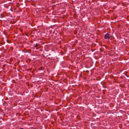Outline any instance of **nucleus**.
<instances>
[{
    "mask_svg": "<svg viewBox=\"0 0 129 129\" xmlns=\"http://www.w3.org/2000/svg\"><path fill=\"white\" fill-rule=\"evenodd\" d=\"M110 38V35L109 34L106 33L105 35V38L108 39H109Z\"/></svg>",
    "mask_w": 129,
    "mask_h": 129,
    "instance_id": "nucleus-1",
    "label": "nucleus"
},
{
    "mask_svg": "<svg viewBox=\"0 0 129 129\" xmlns=\"http://www.w3.org/2000/svg\"><path fill=\"white\" fill-rule=\"evenodd\" d=\"M38 44L37 43H36V45L35 46V47H36L38 46Z\"/></svg>",
    "mask_w": 129,
    "mask_h": 129,
    "instance_id": "nucleus-2",
    "label": "nucleus"
},
{
    "mask_svg": "<svg viewBox=\"0 0 129 129\" xmlns=\"http://www.w3.org/2000/svg\"><path fill=\"white\" fill-rule=\"evenodd\" d=\"M82 52H83V50H81V55H82Z\"/></svg>",
    "mask_w": 129,
    "mask_h": 129,
    "instance_id": "nucleus-3",
    "label": "nucleus"
},
{
    "mask_svg": "<svg viewBox=\"0 0 129 129\" xmlns=\"http://www.w3.org/2000/svg\"><path fill=\"white\" fill-rule=\"evenodd\" d=\"M23 129V128H20V129Z\"/></svg>",
    "mask_w": 129,
    "mask_h": 129,
    "instance_id": "nucleus-4",
    "label": "nucleus"
}]
</instances>
